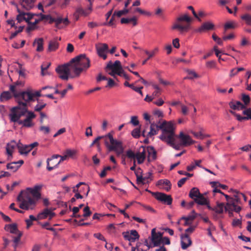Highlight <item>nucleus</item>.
Segmentation results:
<instances>
[{"label":"nucleus","mask_w":251,"mask_h":251,"mask_svg":"<svg viewBox=\"0 0 251 251\" xmlns=\"http://www.w3.org/2000/svg\"><path fill=\"white\" fill-rule=\"evenodd\" d=\"M90 67V60L85 54H81L72 58L67 63L58 66L55 71L59 77L68 80L69 78L78 77Z\"/></svg>","instance_id":"f257e3e1"},{"label":"nucleus","mask_w":251,"mask_h":251,"mask_svg":"<svg viewBox=\"0 0 251 251\" xmlns=\"http://www.w3.org/2000/svg\"><path fill=\"white\" fill-rule=\"evenodd\" d=\"M41 186L35 185L33 188H27L26 191H21L17 198V201L20 202V208L28 210L33 209L37 201L41 198L39 191Z\"/></svg>","instance_id":"f03ea898"},{"label":"nucleus","mask_w":251,"mask_h":251,"mask_svg":"<svg viewBox=\"0 0 251 251\" xmlns=\"http://www.w3.org/2000/svg\"><path fill=\"white\" fill-rule=\"evenodd\" d=\"M192 21V18L186 13L176 19V23L173 25L172 29H177L180 33L187 32L190 28Z\"/></svg>","instance_id":"7ed1b4c3"},{"label":"nucleus","mask_w":251,"mask_h":251,"mask_svg":"<svg viewBox=\"0 0 251 251\" xmlns=\"http://www.w3.org/2000/svg\"><path fill=\"white\" fill-rule=\"evenodd\" d=\"M41 90L34 91L31 89H27L21 93V98L23 99V100H25L27 103L34 101L36 100V97L38 98L42 96L41 94Z\"/></svg>","instance_id":"20e7f679"},{"label":"nucleus","mask_w":251,"mask_h":251,"mask_svg":"<svg viewBox=\"0 0 251 251\" xmlns=\"http://www.w3.org/2000/svg\"><path fill=\"white\" fill-rule=\"evenodd\" d=\"M189 196L194 200L195 202L199 205L207 204V200L200 192L199 189L197 187H193L191 189Z\"/></svg>","instance_id":"39448f33"},{"label":"nucleus","mask_w":251,"mask_h":251,"mask_svg":"<svg viewBox=\"0 0 251 251\" xmlns=\"http://www.w3.org/2000/svg\"><path fill=\"white\" fill-rule=\"evenodd\" d=\"M164 134H162L159 136V138L163 141L170 139L175 137L174 125L171 122H167L165 126Z\"/></svg>","instance_id":"423d86ee"},{"label":"nucleus","mask_w":251,"mask_h":251,"mask_svg":"<svg viewBox=\"0 0 251 251\" xmlns=\"http://www.w3.org/2000/svg\"><path fill=\"white\" fill-rule=\"evenodd\" d=\"M124 150L122 142L114 139L111 134V151H114L117 156H120L123 154Z\"/></svg>","instance_id":"0eeeda50"},{"label":"nucleus","mask_w":251,"mask_h":251,"mask_svg":"<svg viewBox=\"0 0 251 251\" xmlns=\"http://www.w3.org/2000/svg\"><path fill=\"white\" fill-rule=\"evenodd\" d=\"M15 101L17 102L18 105L16 107H19L17 110H15V113L20 118L22 116H24L27 112V104L25 100H23V99L15 100Z\"/></svg>","instance_id":"6e6552de"},{"label":"nucleus","mask_w":251,"mask_h":251,"mask_svg":"<svg viewBox=\"0 0 251 251\" xmlns=\"http://www.w3.org/2000/svg\"><path fill=\"white\" fill-rule=\"evenodd\" d=\"M151 195L154 196L157 200L164 204L170 205L172 203L173 199L170 195H168L161 192L151 193Z\"/></svg>","instance_id":"1a4fd4ad"},{"label":"nucleus","mask_w":251,"mask_h":251,"mask_svg":"<svg viewBox=\"0 0 251 251\" xmlns=\"http://www.w3.org/2000/svg\"><path fill=\"white\" fill-rule=\"evenodd\" d=\"M23 84L22 81H17L15 82L13 85H10V91L13 94V97L15 100L22 99L21 98V93H23L24 91H19L18 86H23Z\"/></svg>","instance_id":"9d476101"},{"label":"nucleus","mask_w":251,"mask_h":251,"mask_svg":"<svg viewBox=\"0 0 251 251\" xmlns=\"http://www.w3.org/2000/svg\"><path fill=\"white\" fill-rule=\"evenodd\" d=\"M123 235L124 238L130 242H134L139 239V235L136 230H131L129 231L123 232Z\"/></svg>","instance_id":"9b49d317"},{"label":"nucleus","mask_w":251,"mask_h":251,"mask_svg":"<svg viewBox=\"0 0 251 251\" xmlns=\"http://www.w3.org/2000/svg\"><path fill=\"white\" fill-rule=\"evenodd\" d=\"M55 216V213L52 212L51 208H45L42 211L40 212L37 215V219L42 220L49 217V220H51L53 217Z\"/></svg>","instance_id":"f8f14e48"},{"label":"nucleus","mask_w":251,"mask_h":251,"mask_svg":"<svg viewBox=\"0 0 251 251\" xmlns=\"http://www.w3.org/2000/svg\"><path fill=\"white\" fill-rule=\"evenodd\" d=\"M123 70V69L120 61L116 60L114 63L111 62V76L115 78V75L120 72L121 73Z\"/></svg>","instance_id":"ddd939ff"},{"label":"nucleus","mask_w":251,"mask_h":251,"mask_svg":"<svg viewBox=\"0 0 251 251\" xmlns=\"http://www.w3.org/2000/svg\"><path fill=\"white\" fill-rule=\"evenodd\" d=\"M179 138L180 139V145L183 146H189L194 143L193 141L189 135L184 134L183 132H181L179 135Z\"/></svg>","instance_id":"4468645a"},{"label":"nucleus","mask_w":251,"mask_h":251,"mask_svg":"<svg viewBox=\"0 0 251 251\" xmlns=\"http://www.w3.org/2000/svg\"><path fill=\"white\" fill-rule=\"evenodd\" d=\"M97 51L98 55L103 59L107 58L106 53L107 52L108 47V45L105 44H100L96 46Z\"/></svg>","instance_id":"2eb2a0df"},{"label":"nucleus","mask_w":251,"mask_h":251,"mask_svg":"<svg viewBox=\"0 0 251 251\" xmlns=\"http://www.w3.org/2000/svg\"><path fill=\"white\" fill-rule=\"evenodd\" d=\"M181 245L183 250H186L192 244V241L186 233L181 235Z\"/></svg>","instance_id":"dca6fc26"},{"label":"nucleus","mask_w":251,"mask_h":251,"mask_svg":"<svg viewBox=\"0 0 251 251\" xmlns=\"http://www.w3.org/2000/svg\"><path fill=\"white\" fill-rule=\"evenodd\" d=\"M36 0H19V3L23 8L29 10L33 8Z\"/></svg>","instance_id":"f3484780"},{"label":"nucleus","mask_w":251,"mask_h":251,"mask_svg":"<svg viewBox=\"0 0 251 251\" xmlns=\"http://www.w3.org/2000/svg\"><path fill=\"white\" fill-rule=\"evenodd\" d=\"M146 150V152L147 151L148 153V162H151L152 160H154L156 159V151L154 149V147L152 146H148L147 147Z\"/></svg>","instance_id":"a211bd4d"},{"label":"nucleus","mask_w":251,"mask_h":251,"mask_svg":"<svg viewBox=\"0 0 251 251\" xmlns=\"http://www.w3.org/2000/svg\"><path fill=\"white\" fill-rule=\"evenodd\" d=\"M214 25L210 22H207L203 23L197 29L196 31L199 32H202L208 30H212L214 29Z\"/></svg>","instance_id":"6ab92c4d"},{"label":"nucleus","mask_w":251,"mask_h":251,"mask_svg":"<svg viewBox=\"0 0 251 251\" xmlns=\"http://www.w3.org/2000/svg\"><path fill=\"white\" fill-rule=\"evenodd\" d=\"M17 147L21 154H27L30 151L28 145H23L20 141L17 143Z\"/></svg>","instance_id":"aec40b11"},{"label":"nucleus","mask_w":251,"mask_h":251,"mask_svg":"<svg viewBox=\"0 0 251 251\" xmlns=\"http://www.w3.org/2000/svg\"><path fill=\"white\" fill-rule=\"evenodd\" d=\"M141 148H143V151L138 152L136 153L137 156L136 158L137 160V163L139 164L143 163L146 157V150L144 146H141Z\"/></svg>","instance_id":"412c9836"},{"label":"nucleus","mask_w":251,"mask_h":251,"mask_svg":"<svg viewBox=\"0 0 251 251\" xmlns=\"http://www.w3.org/2000/svg\"><path fill=\"white\" fill-rule=\"evenodd\" d=\"M4 229L6 231H9L11 233L15 234H18L19 232H20L18 229L17 225L15 223L6 225L4 226Z\"/></svg>","instance_id":"4be33fe9"},{"label":"nucleus","mask_w":251,"mask_h":251,"mask_svg":"<svg viewBox=\"0 0 251 251\" xmlns=\"http://www.w3.org/2000/svg\"><path fill=\"white\" fill-rule=\"evenodd\" d=\"M91 11L89 9V8L87 10H84L82 7H78L76 9L75 13L74 14V16L75 17L76 20H77L78 19L79 15L87 16L90 13Z\"/></svg>","instance_id":"5701e85b"},{"label":"nucleus","mask_w":251,"mask_h":251,"mask_svg":"<svg viewBox=\"0 0 251 251\" xmlns=\"http://www.w3.org/2000/svg\"><path fill=\"white\" fill-rule=\"evenodd\" d=\"M234 197L235 199L231 198L230 200L227 202L226 206L225 207V210H228L229 208H231L233 206H235V202H238L240 201V199L238 197L237 195H234Z\"/></svg>","instance_id":"b1692460"},{"label":"nucleus","mask_w":251,"mask_h":251,"mask_svg":"<svg viewBox=\"0 0 251 251\" xmlns=\"http://www.w3.org/2000/svg\"><path fill=\"white\" fill-rule=\"evenodd\" d=\"M59 156H60V155L54 154V155H53L51 158H48L47 159V169L48 171H50L52 170L53 169L57 168V164H56L53 166H50V162L51 161H52L53 159H55L59 158Z\"/></svg>","instance_id":"393cba45"},{"label":"nucleus","mask_w":251,"mask_h":251,"mask_svg":"<svg viewBox=\"0 0 251 251\" xmlns=\"http://www.w3.org/2000/svg\"><path fill=\"white\" fill-rule=\"evenodd\" d=\"M102 137L100 140H102L105 145L108 152H110V132L107 133L104 136H100Z\"/></svg>","instance_id":"a878e982"},{"label":"nucleus","mask_w":251,"mask_h":251,"mask_svg":"<svg viewBox=\"0 0 251 251\" xmlns=\"http://www.w3.org/2000/svg\"><path fill=\"white\" fill-rule=\"evenodd\" d=\"M36 101L38 102V103L35 106L34 110L36 112H41L46 107L47 104L43 102L42 100L38 98L36 99Z\"/></svg>","instance_id":"bb28decb"},{"label":"nucleus","mask_w":251,"mask_h":251,"mask_svg":"<svg viewBox=\"0 0 251 251\" xmlns=\"http://www.w3.org/2000/svg\"><path fill=\"white\" fill-rule=\"evenodd\" d=\"M125 7L123 10H120L118 11H115L112 17L111 18V26L113 25V21L114 17L116 16L118 17H120L123 15H126L129 12V10Z\"/></svg>","instance_id":"cd10ccee"},{"label":"nucleus","mask_w":251,"mask_h":251,"mask_svg":"<svg viewBox=\"0 0 251 251\" xmlns=\"http://www.w3.org/2000/svg\"><path fill=\"white\" fill-rule=\"evenodd\" d=\"M17 108H19V107H12L11 110L12 113L9 115V116L12 122H17L19 124V122L20 121V118L15 113V110H17Z\"/></svg>","instance_id":"c85d7f7f"},{"label":"nucleus","mask_w":251,"mask_h":251,"mask_svg":"<svg viewBox=\"0 0 251 251\" xmlns=\"http://www.w3.org/2000/svg\"><path fill=\"white\" fill-rule=\"evenodd\" d=\"M17 143L15 141H11L6 145V152L8 155L12 156V151L17 146Z\"/></svg>","instance_id":"c756f323"},{"label":"nucleus","mask_w":251,"mask_h":251,"mask_svg":"<svg viewBox=\"0 0 251 251\" xmlns=\"http://www.w3.org/2000/svg\"><path fill=\"white\" fill-rule=\"evenodd\" d=\"M40 21V20L36 19L34 22H31L30 21L28 23H27L28 24V26L26 29V31L27 33H29L32 30H33L37 28V26L36 25L37 23Z\"/></svg>","instance_id":"7c9ffc66"},{"label":"nucleus","mask_w":251,"mask_h":251,"mask_svg":"<svg viewBox=\"0 0 251 251\" xmlns=\"http://www.w3.org/2000/svg\"><path fill=\"white\" fill-rule=\"evenodd\" d=\"M175 137L173 138H172L170 139H168L164 141V142H166L168 145H169L170 146L172 147L173 148L176 150H179L180 149V146H181L180 144H175Z\"/></svg>","instance_id":"2f4dec72"},{"label":"nucleus","mask_w":251,"mask_h":251,"mask_svg":"<svg viewBox=\"0 0 251 251\" xmlns=\"http://www.w3.org/2000/svg\"><path fill=\"white\" fill-rule=\"evenodd\" d=\"M43 39L42 38L35 39L33 43V45L35 44L37 45L36 50L37 51H41L43 50Z\"/></svg>","instance_id":"473e14b6"},{"label":"nucleus","mask_w":251,"mask_h":251,"mask_svg":"<svg viewBox=\"0 0 251 251\" xmlns=\"http://www.w3.org/2000/svg\"><path fill=\"white\" fill-rule=\"evenodd\" d=\"M151 240L153 244V247H159L161 244V239H160L157 234L151 236Z\"/></svg>","instance_id":"72a5a7b5"},{"label":"nucleus","mask_w":251,"mask_h":251,"mask_svg":"<svg viewBox=\"0 0 251 251\" xmlns=\"http://www.w3.org/2000/svg\"><path fill=\"white\" fill-rule=\"evenodd\" d=\"M160 121H161V120H160L158 121V124H155L154 122V127H155L157 128V131L159 129H161L162 130V134H164V131L165 130V126L166 124V121H163L161 123Z\"/></svg>","instance_id":"f704fd0d"},{"label":"nucleus","mask_w":251,"mask_h":251,"mask_svg":"<svg viewBox=\"0 0 251 251\" xmlns=\"http://www.w3.org/2000/svg\"><path fill=\"white\" fill-rule=\"evenodd\" d=\"M59 46V43L55 40H52L49 42L48 50L49 51H52L55 50Z\"/></svg>","instance_id":"c9c22d12"},{"label":"nucleus","mask_w":251,"mask_h":251,"mask_svg":"<svg viewBox=\"0 0 251 251\" xmlns=\"http://www.w3.org/2000/svg\"><path fill=\"white\" fill-rule=\"evenodd\" d=\"M17 12L19 13L16 17L18 23H20L24 20L25 21L26 13L22 11L19 8H18Z\"/></svg>","instance_id":"e433bc0d"},{"label":"nucleus","mask_w":251,"mask_h":251,"mask_svg":"<svg viewBox=\"0 0 251 251\" xmlns=\"http://www.w3.org/2000/svg\"><path fill=\"white\" fill-rule=\"evenodd\" d=\"M11 93V92H10L9 91L3 92L0 96V101H2L4 100H8L10 99L12 97Z\"/></svg>","instance_id":"4c0bfd02"},{"label":"nucleus","mask_w":251,"mask_h":251,"mask_svg":"<svg viewBox=\"0 0 251 251\" xmlns=\"http://www.w3.org/2000/svg\"><path fill=\"white\" fill-rule=\"evenodd\" d=\"M19 125H23V126L26 127H30L33 126L34 124L32 122V120H28L26 121V119L25 118L24 120L20 121L19 122Z\"/></svg>","instance_id":"58836bf2"},{"label":"nucleus","mask_w":251,"mask_h":251,"mask_svg":"<svg viewBox=\"0 0 251 251\" xmlns=\"http://www.w3.org/2000/svg\"><path fill=\"white\" fill-rule=\"evenodd\" d=\"M20 167V165H16V163H15V161L8 163L6 165L7 169L12 170L14 172L17 171Z\"/></svg>","instance_id":"ea45409f"},{"label":"nucleus","mask_w":251,"mask_h":251,"mask_svg":"<svg viewBox=\"0 0 251 251\" xmlns=\"http://www.w3.org/2000/svg\"><path fill=\"white\" fill-rule=\"evenodd\" d=\"M225 206L224 203L217 202L216 207L214 208V211L217 213H222Z\"/></svg>","instance_id":"a19ab883"},{"label":"nucleus","mask_w":251,"mask_h":251,"mask_svg":"<svg viewBox=\"0 0 251 251\" xmlns=\"http://www.w3.org/2000/svg\"><path fill=\"white\" fill-rule=\"evenodd\" d=\"M236 26H237L236 24L235 23H234L233 22H228L226 23L225 24V25H224V29H225L224 33H225L226 31L228 29L235 28L236 27Z\"/></svg>","instance_id":"79ce46f5"},{"label":"nucleus","mask_w":251,"mask_h":251,"mask_svg":"<svg viewBox=\"0 0 251 251\" xmlns=\"http://www.w3.org/2000/svg\"><path fill=\"white\" fill-rule=\"evenodd\" d=\"M101 80H107V84L106 86L110 87V78H107V77L102 75L101 73H100L97 77V81L99 82Z\"/></svg>","instance_id":"37998d69"},{"label":"nucleus","mask_w":251,"mask_h":251,"mask_svg":"<svg viewBox=\"0 0 251 251\" xmlns=\"http://www.w3.org/2000/svg\"><path fill=\"white\" fill-rule=\"evenodd\" d=\"M241 19L245 21L248 25H251V15L246 14L241 16Z\"/></svg>","instance_id":"c03bdc74"},{"label":"nucleus","mask_w":251,"mask_h":251,"mask_svg":"<svg viewBox=\"0 0 251 251\" xmlns=\"http://www.w3.org/2000/svg\"><path fill=\"white\" fill-rule=\"evenodd\" d=\"M243 114L244 115H246L245 117L246 120H251V108H247V109L243 110Z\"/></svg>","instance_id":"a18cd8bd"},{"label":"nucleus","mask_w":251,"mask_h":251,"mask_svg":"<svg viewBox=\"0 0 251 251\" xmlns=\"http://www.w3.org/2000/svg\"><path fill=\"white\" fill-rule=\"evenodd\" d=\"M210 184L211 185L212 187H215V186L216 185H218V187H221L223 189L226 190V189L227 188V186L226 185H224V184H222L220 183L218 181H211V182H210Z\"/></svg>","instance_id":"49530a36"},{"label":"nucleus","mask_w":251,"mask_h":251,"mask_svg":"<svg viewBox=\"0 0 251 251\" xmlns=\"http://www.w3.org/2000/svg\"><path fill=\"white\" fill-rule=\"evenodd\" d=\"M24 27H25V26H19L18 28V30H17L15 32L11 33V34L9 37L10 39H12L15 37H16L18 33L21 32L23 30Z\"/></svg>","instance_id":"de8ad7c7"},{"label":"nucleus","mask_w":251,"mask_h":251,"mask_svg":"<svg viewBox=\"0 0 251 251\" xmlns=\"http://www.w3.org/2000/svg\"><path fill=\"white\" fill-rule=\"evenodd\" d=\"M242 100L245 105H248L250 102V97L249 95L245 94H242Z\"/></svg>","instance_id":"09e8293b"},{"label":"nucleus","mask_w":251,"mask_h":251,"mask_svg":"<svg viewBox=\"0 0 251 251\" xmlns=\"http://www.w3.org/2000/svg\"><path fill=\"white\" fill-rule=\"evenodd\" d=\"M83 212L84 214H83V217L86 218L90 216L92 214V212L90 211V208L88 206H86L83 209Z\"/></svg>","instance_id":"8fccbe9b"},{"label":"nucleus","mask_w":251,"mask_h":251,"mask_svg":"<svg viewBox=\"0 0 251 251\" xmlns=\"http://www.w3.org/2000/svg\"><path fill=\"white\" fill-rule=\"evenodd\" d=\"M126 156L129 158L135 159L136 156H137L136 154H135L131 150H128L126 151Z\"/></svg>","instance_id":"3c124183"},{"label":"nucleus","mask_w":251,"mask_h":251,"mask_svg":"<svg viewBox=\"0 0 251 251\" xmlns=\"http://www.w3.org/2000/svg\"><path fill=\"white\" fill-rule=\"evenodd\" d=\"M140 129L136 128L132 130V131L131 132V135L133 137H134L135 138H138L140 137Z\"/></svg>","instance_id":"603ef678"},{"label":"nucleus","mask_w":251,"mask_h":251,"mask_svg":"<svg viewBox=\"0 0 251 251\" xmlns=\"http://www.w3.org/2000/svg\"><path fill=\"white\" fill-rule=\"evenodd\" d=\"M158 50V48H156L155 49H154V50L151 51V52L149 55H148V57L145 59L144 61H143V63H142V64L143 65H144L146 63L147 61L150 59L151 57H153V55H154L155 52L157 51Z\"/></svg>","instance_id":"864d4df0"},{"label":"nucleus","mask_w":251,"mask_h":251,"mask_svg":"<svg viewBox=\"0 0 251 251\" xmlns=\"http://www.w3.org/2000/svg\"><path fill=\"white\" fill-rule=\"evenodd\" d=\"M26 113H27V115L26 117V121H28V120H32V119L36 117V115L31 111H28L27 110Z\"/></svg>","instance_id":"5fc2aeb1"},{"label":"nucleus","mask_w":251,"mask_h":251,"mask_svg":"<svg viewBox=\"0 0 251 251\" xmlns=\"http://www.w3.org/2000/svg\"><path fill=\"white\" fill-rule=\"evenodd\" d=\"M17 234V236L16 237H13V243H19L20 241L21 238L23 235V233L22 232H19L18 234Z\"/></svg>","instance_id":"6e6d98bb"},{"label":"nucleus","mask_w":251,"mask_h":251,"mask_svg":"<svg viewBox=\"0 0 251 251\" xmlns=\"http://www.w3.org/2000/svg\"><path fill=\"white\" fill-rule=\"evenodd\" d=\"M163 184L170 185V181L168 179H160L157 183V185H162Z\"/></svg>","instance_id":"4d7b16f0"},{"label":"nucleus","mask_w":251,"mask_h":251,"mask_svg":"<svg viewBox=\"0 0 251 251\" xmlns=\"http://www.w3.org/2000/svg\"><path fill=\"white\" fill-rule=\"evenodd\" d=\"M107 171H110V166H107L104 168L103 170L100 174V176L101 178L105 177L106 175Z\"/></svg>","instance_id":"13d9d810"},{"label":"nucleus","mask_w":251,"mask_h":251,"mask_svg":"<svg viewBox=\"0 0 251 251\" xmlns=\"http://www.w3.org/2000/svg\"><path fill=\"white\" fill-rule=\"evenodd\" d=\"M191 133L197 139H203L205 136L203 135L201 132H196L194 131H191Z\"/></svg>","instance_id":"bf43d9fd"},{"label":"nucleus","mask_w":251,"mask_h":251,"mask_svg":"<svg viewBox=\"0 0 251 251\" xmlns=\"http://www.w3.org/2000/svg\"><path fill=\"white\" fill-rule=\"evenodd\" d=\"M50 225L49 222H47L44 223V224H41V225L43 228H46L47 230L54 231H55V229L53 227H48L47 226Z\"/></svg>","instance_id":"052dcab7"},{"label":"nucleus","mask_w":251,"mask_h":251,"mask_svg":"<svg viewBox=\"0 0 251 251\" xmlns=\"http://www.w3.org/2000/svg\"><path fill=\"white\" fill-rule=\"evenodd\" d=\"M229 105L230 107L233 110H239V105L237 104V101L235 103L232 101H230L229 103Z\"/></svg>","instance_id":"680f3d73"},{"label":"nucleus","mask_w":251,"mask_h":251,"mask_svg":"<svg viewBox=\"0 0 251 251\" xmlns=\"http://www.w3.org/2000/svg\"><path fill=\"white\" fill-rule=\"evenodd\" d=\"M130 123H131L134 126H138L139 124V122L137 119V117L132 116L131 118Z\"/></svg>","instance_id":"e2e57ef3"},{"label":"nucleus","mask_w":251,"mask_h":251,"mask_svg":"<svg viewBox=\"0 0 251 251\" xmlns=\"http://www.w3.org/2000/svg\"><path fill=\"white\" fill-rule=\"evenodd\" d=\"M27 16V17H25V22L26 23H28L30 22V20L32 19L34 16H37V14H33L31 13H26L25 16Z\"/></svg>","instance_id":"0e129e2a"},{"label":"nucleus","mask_w":251,"mask_h":251,"mask_svg":"<svg viewBox=\"0 0 251 251\" xmlns=\"http://www.w3.org/2000/svg\"><path fill=\"white\" fill-rule=\"evenodd\" d=\"M212 38L213 39L217 42V43L219 45H222L223 44V41L219 38L218 36H217L215 34L212 35Z\"/></svg>","instance_id":"69168bd1"},{"label":"nucleus","mask_w":251,"mask_h":251,"mask_svg":"<svg viewBox=\"0 0 251 251\" xmlns=\"http://www.w3.org/2000/svg\"><path fill=\"white\" fill-rule=\"evenodd\" d=\"M137 183L138 184H145L146 182L144 181V177L142 176L137 175Z\"/></svg>","instance_id":"338daca9"},{"label":"nucleus","mask_w":251,"mask_h":251,"mask_svg":"<svg viewBox=\"0 0 251 251\" xmlns=\"http://www.w3.org/2000/svg\"><path fill=\"white\" fill-rule=\"evenodd\" d=\"M140 245V243H137L135 247H132L131 251H147V250H144L142 249H139Z\"/></svg>","instance_id":"774afa93"}]
</instances>
